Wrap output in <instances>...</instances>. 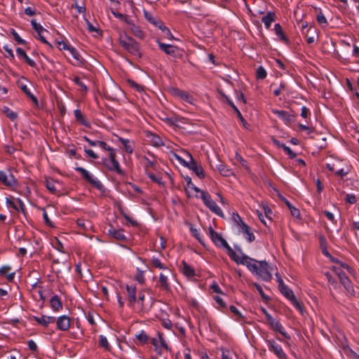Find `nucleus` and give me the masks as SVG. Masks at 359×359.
Listing matches in <instances>:
<instances>
[{
  "label": "nucleus",
  "mask_w": 359,
  "mask_h": 359,
  "mask_svg": "<svg viewBox=\"0 0 359 359\" xmlns=\"http://www.w3.org/2000/svg\"><path fill=\"white\" fill-rule=\"evenodd\" d=\"M235 262L245 265L252 273L264 281L269 282L272 279V267L265 261H257L243 254Z\"/></svg>",
  "instance_id": "f257e3e1"
},
{
  "label": "nucleus",
  "mask_w": 359,
  "mask_h": 359,
  "mask_svg": "<svg viewBox=\"0 0 359 359\" xmlns=\"http://www.w3.org/2000/svg\"><path fill=\"white\" fill-rule=\"evenodd\" d=\"M208 233L213 243L219 248H225L229 257L236 262L239 256L237 255L235 251L229 246L226 241L222 236V235L216 232L212 226L208 228Z\"/></svg>",
  "instance_id": "f03ea898"
},
{
  "label": "nucleus",
  "mask_w": 359,
  "mask_h": 359,
  "mask_svg": "<svg viewBox=\"0 0 359 359\" xmlns=\"http://www.w3.org/2000/svg\"><path fill=\"white\" fill-rule=\"evenodd\" d=\"M187 155L189 158V161H187L182 158L177 154H174L175 158L177 160H178L184 166L191 170L196 174V175L200 179L205 178V175L201 165H199L196 163V161L194 159L190 153L187 152Z\"/></svg>",
  "instance_id": "7ed1b4c3"
},
{
  "label": "nucleus",
  "mask_w": 359,
  "mask_h": 359,
  "mask_svg": "<svg viewBox=\"0 0 359 359\" xmlns=\"http://www.w3.org/2000/svg\"><path fill=\"white\" fill-rule=\"evenodd\" d=\"M119 44L123 49L133 55H140L139 43L132 37L127 34L120 35Z\"/></svg>",
  "instance_id": "20e7f679"
},
{
  "label": "nucleus",
  "mask_w": 359,
  "mask_h": 359,
  "mask_svg": "<svg viewBox=\"0 0 359 359\" xmlns=\"http://www.w3.org/2000/svg\"><path fill=\"white\" fill-rule=\"evenodd\" d=\"M75 170L80 172L82 177L88 183H90L93 187L96 188L100 191H102L104 189V186L101 183L100 181L94 178L93 175L85 168L82 167H76L75 168Z\"/></svg>",
  "instance_id": "39448f33"
},
{
  "label": "nucleus",
  "mask_w": 359,
  "mask_h": 359,
  "mask_svg": "<svg viewBox=\"0 0 359 359\" xmlns=\"http://www.w3.org/2000/svg\"><path fill=\"white\" fill-rule=\"evenodd\" d=\"M201 198L205 205L214 213L219 216H223V212L221 208L212 199L210 195L206 191H201Z\"/></svg>",
  "instance_id": "423d86ee"
},
{
  "label": "nucleus",
  "mask_w": 359,
  "mask_h": 359,
  "mask_svg": "<svg viewBox=\"0 0 359 359\" xmlns=\"http://www.w3.org/2000/svg\"><path fill=\"white\" fill-rule=\"evenodd\" d=\"M267 323L269 325L271 330L278 332L282 336L287 339H290V335H288V334L285 331L281 323L273 318L271 314H267Z\"/></svg>",
  "instance_id": "0eeeda50"
},
{
  "label": "nucleus",
  "mask_w": 359,
  "mask_h": 359,
  "mask_svg": "<svg viewBox=\"0 0 359 359\" xmlns=\"http://www.w3.org/2000/svg\"><path fill=\"white\" fill-rule=\"evenodd\" d=\"M109 162L111 163V165L108 166V170L110 171H116L118 174L121 175H124V172L116 159V151L113 148L109 151Z\"/></svg>",
  "instance_id": "6e6552de"
},
{
  "label": "nucleus",
  "mask_w": 359,
  "mask_h": 359,
  "mask_svg": "<svg viewBox=\"0 0 359 359\" xmlns=\"http://www.w3.org/2000/svg\"><path fill=\"white\" fill-rule=\"evenodd\" d=\"M270 351L273 352L278 359H287V355L283 351L280 345L273 339L266 340Z\"/></svg>",
  "instance_id": "1a4fd4ad"
},
{
  "label": "nucleus",
  "mask_w": 359,
  "mask_h": 359,
  "mask_svg": "<svg viewBox=\"0 0 359 359\" xmlns=\"http://www.w3.org/2000/svg\"><path fill=\"white\" fill-rule=\"evenodd\" d=\"M172 275V271L170 269L165 271L164 273H160L158 278V286L161 290H164L165 292L170 291V285L168 281V277Z\"/></svg>",
  "instance_id": "9d476101"
},
{
  "label": "nucleus",
  "mask_w": 359,
  "mask_h": 359,
  "mask_svg": "<svg viewBox=\"0 0 359 359\" xmlns=\"http://www.w3.org/2000/svg\"><path fill=\"white\" fill-rule=\"evenodd\" d=\"M0 181L3 184L9 187H12L18 184L17 180L11 171H8V175H7L4 171L0 170Z\"/></svg>",
  "instance_id": "9b49d317"
},
{
  "label": "nucleus",
  "mask_w": 359,
  "mask_h": 359,
  "mask_svg": "<svg viewBox=\"0 0 359 359\" xmlns=\"http://www.w3.org/2000/svg\"><path fill=\"white\" fill-rule=\"evenodd\" d=\"M272 112L282 119L286 125L294 121V115L284 110L273 109Z\"/></svg>",
  "instance_id": "f8f14e48"
},
{
  "label": "nucleus",
  "mask_w": 359,
  "mask_h": 359,
  "mask_svg": "<svg viewBox=\"0 0 359 359\" xmlns=\"http://www.w3.org/2000/svg\"><path fill=\"white\" fill-rule=\"evenodd\" d=\"M237 217L240 220V223L238 224V226L241 229V231L245 235V238L249 242H252L255 241V237L253 234V233L250 231V228L248 225H247L241 218L239 215H237Z\"/></svg>",
  "instance_id": "ddd939ff"
},
{
  "label": "nucleus",
  "mask_w": 359,
  "mask_h": 359,
  "mask_svg": "<svg viewBox=\"0 0 359 359\" xmlns=\"http://www.w3.org/2000/svg\"><path fill=\"white\" fill-rule=\"evenodd\" d=\"M157 43L159 46V48L163 50L165 54L171 55L172 57H176L177 55V52L179 51V48L177 46L165 44L164 43L161 42L160 41H157Z\"/></svg>",
  "instance_id": "4468645a"
},
{
  "label": "nucleus",
  "mask_w": 359,
  "mask_h": 359,
  "mask_svg": "<svg viewBox=\"0 0 359 359\" xmlns=\"http://www.w3.org/2000/svg\"><path fill=\"white\" fill-rule=\"evenodd\" d=\"M24 77H22L18 81V86L21 89V90L27 96V97L30 98L33 102L34 104L36 107L39 106V101L37 98L30 92L27 85L22 82V79H24Z\"/></svg>",
  "instance_id": "2eb2a0df"
},
{
  "label": "nucleus",
  "mask_w": 359,
  "mask_h": 359,
  "mask_svg": "<svg viewBox=\"0 0 359 359\" xmlns=\"http://www.w3.org/2000/svg\"><path fill=\"white\" fill-rule=\"evenodd\" d=\"M57 328L62 331H67L70 327V319L67 316H62L57 320Z\"/></svg>",
  "instance_id": "dca6fc26"
},
{
  "label": "nucleus",
  "mask_w": 359,
  "mask_h": 359,
  "mask_svg": "<svg viewBox=\"0 0 359 359\" xmlns=\"http://www.w3.org/2000/svg\"><path fill=\"white\" fill-rule=\"evenodd\" d=\"M278 282L280 292L289 300L292 299L294 296L292 290L284 284L280 278H278Z\"/></svg>",
  "instance_id": "f3484780"
},
{
  "label": "nucleus",
  "mask_w": 359,
  "mask_h": 359,
  "mask_svg": "<svg viewBox=\"0 0 359 359\" xmlns=\"http://www.w3.org/2000/svg\"><path fill=\"white\" fill-rule=\"evenodd\" d=\"M126 290L128 293V304L130 306H134L136 303V287L127 285Z\"/></svg>",
  "instance_id": "a211bd4d"
},
{
  "label": "nucleus",
  "mask_w": 359,
  "mask_h": 359,
  "mask_svg": "<svg viewBox=\"0 0 359 359\" xmlns=\"http://www.w3.org/2000/svg\"><path fill=\"white\" fill-rule=\"evenodd\" d=\"M83 139L85 141H86L90 146L92 147H96L98 146L103 149L105 151H109L111 147L108 146L105 142L100 141V140H92L90 138H88L87 136H84Z\"/></svg>",
  "instance_id": "6ab92c4d"
},
{
  "label": "nucleus",
  "mask_w": 359,
  "mask_h": 359,
  "mask_svg": "<svg viewBox=\"0 0 359 359\" xmlns=\"http://www.w3.org/2000/svg\"><path fill=\"white\" fill-rule=\"evenodd\" d=\"M34 320L41 325L48 327L49 324L53 323L55 321V318L42 315L39 317L34 316Z\"/></svg>",
  "instance_id": "aec40b11"
},
{
  "label": "nucleus",
  "mask_w": 359,
  "mask_h": 359,
  "mask_svg": "<svg viewBox=\"0 0 359 359\" xmlns=\"http://www.w3.org/2000/svg\"><path fill=\"white\" fill-rule=\"evenodd\" d=\"M339 279L341 282V283L344 285V288L346 290V291L349 293L353 292V287L352 285V283L350 280V279L346 276L345 273L341 275L340 277H339Z\"/></svg>",
  "instance_id": "412c9836"
},
{
  "label": "nucleus",
  "mask_w": 359,
  "mask_h": 359,
  "mask_svg": "<svg viewBox=\"0 0 359 359\" xmlns=\"http://www.w3.org/2000/svg\"><path fill=\"white\" fill-rule=\"evenodd\" d=\"M16 53L20 57L22 58L25 60V62H27L30 67H36V62L28 57V55L26 54L25 51L22 48H18L16 49Z\"/></svg>",
  "instance_id": "4be33fe9"
},
{
  "label": "nucleus",
  "mask_w": 359,
  "mask_h": 359,
  "mask_svg": "<svg viewBox=\"0 0 359 359\" xmlns=\"http://www.w3.org/2000/svg\"><path fill=\"white\" fill-rule=\"evenodd\" d=\"M276 13L274 12H268L267 14L262 18V22L264 24L266 29L271 27L273 22L276 20Z\"/></svg>",
  "instance_id": "5701e85b"
},
{
  "label": "nucleus",
  "mask_w": 359,
  "mask_h": 359,
  "mask_svg": "<svg viewBox=\"0 0 359 359\" xmlns=\"http://www.w3.org/2000/svg\"><path fill=\"white\" fill-rule=\"evenodd\" d=\"M274 32L281 41L285 43H289V39L285 35L280 24L278 23L274 25Z\"/></svg>",
  "instance_id": "b1692460"
},
{
  "label": "nucleus",
  "mask_w": 359,
  "mask_h": 359,
  "mask_svg": "<svg viewBox=\"0 0 359 359\" xmlns=\"http://www.w3.org/2000/svg\"><path fill=\"white\" fill-rule=\"evenodd\" d=\"M76 120L81 125L90 128V124L88 121L86 120L85 116L81 113V110L79 109H75L74 111Z\"/></svg>",
  "instance_id": "393cba45"
},
{
  "label": "nucleus",
  "mask_w": 359,
  "mask_h": 359,
  "mask_svg": "<svg viewBox=\"0 0 359 359\" xmlns=\"http://www.w3.org/2000/svg\"><path fill=\"white\" fill-rule=\"evenodd\" d=\"M182 271L184 276L188 278H192L195 276L194 269L189 265L185 261L182 262Z\"/></svg>",
  "instance_id": "a878e982"
},
{
  "label": "nucleus",
  "mask_w": 359,
  "mask_h": 359,
  "mask_svg": "<svg viewBox=\"0 0 359 359\" xmlns=\"http://www.w3.org/2000/svg\"><path fill=\"white\" fill-rule=\"evenodd\" d=\"M144 16L148 22L154 26L157 27L158 25H160L161 20L158 17L153 16L150 12L144 10Z\"/></svg>",
  "instance_id": "bb28decb"
},
{
  "label": "nucleus",
  "mask_w": 359,
  "mask_h": 359,
  "mask_svg": "<svg viewBox=\"0 0 359 359\" xmlns=\"http://www.w3.org/2000/svg\"><path fill=\"white\" fill-rule=\"evenodd\" d=\"M50 307L55 311H58L62 308L60 299L57 295H54L50 300Z\"/></svg>",
  "instance_id": "cd10ccee"
},
{
  "label": "nucleus",
  "mask_w": 359,
  "mask_h": 359,
  "mask_svg": "<svg viewBox=\"0 0 359 359\" xmlns=\"http://www.w3.org/2000/svg\"><path fill=\"white\" fill-rule=\"evenodd\" d=\"M59 182L55 181L52 178L46 179L45 181V184L46 188L49 190L52 194H57V189L56 187V184H58Z\"/></svg>",
  "instance_id": "c85d7f7f"
},
{
  "label": "nucleus",
  "mask_w": 359,
  "mask_h": 359,
  "mask_svg": "<svg viewBox=\"0 0 359 359\" xmlns=\"http://www.w3.org/2000/svg\"><path fill=\"white\" fill-rule=\"evenodd\" d=\"M119 142L123 144L126 152L132 154L134 149V144L129 140L119 137Z\"/></svg>",
  "instance_id": "c756f323"
},
{
  "label": "nucleus",
  "mask_w": 359,
  "mask_h": 359,
  "mask_svg": "<svg viewBox=\"0 0 359 359\" xmlns=\"http://www.w3.org/2000/svg\"><path fill=\"white\" fill-rule=\"evenodd\" d=\"M11 268L9 266H3L0 268V273L2 276H6L8 281H13L15 276V273H10Z\"/></svg>",
  "instance_id": "7c9ffc66"
},
{
  "label": "nucleus",
  "mask_w": 359,
  "mask_h": 359,
  "mask_svg": "<svg viewBox=\"0 0 359 359\" xmlns=\"http://www.w3.org/2000/svg\"><path fill=\"white\" fill-rule=\"evenodd\" d=\"M217 170L221 175L225 177H229L233 175V172L231 169L228 168L226 165L222 164L217 165Z\"/></svg>",
  "instance_id": "2f4dec72"
},
{
  "label": "nucleus",
  "mask_w": 359,
  "mask_h": 359,
  "mask_svg": "<svg viewBox=\"0 0 359 359\" xmlns=\"http://www.w3.org/2000/svg\"><path fill=\"white\" fill-rule=\"evenodd\" d=\"M151 262L154 267L162 269L164 271L170 269L165 264L161 263V260L158 258L153 257L151 260Z\"/></svg>",
  "instance_id": "473e14b6"
},
{
  "label": "nucleus",
  "mask_w": 359,
  "mask_h": 359,
  "mask_svg": "<svg viewBox=\"0 0 359 359\" xmlns=\"http://www.w3.org/2000/svg\"><path fill=\"white\" fill-rule=\"evenodd\" d=\"M130 32H132L133 34H134L135 36L140 38V39H143L144 36V34L143 33V32L141 30V29L135 25V23H133L130 27Z\"/></svg>",
  "instance_id": "72a5a7b5"
},
{
  "label": "nucleus",
  "mask_w": 359,
  "mask_h": 359,
  "mask_svg": "<svg viewBox=\"0 0 359 359\" xmlns=\"http://www.w3.org/2000/svg\"><path fill=\"white\" fill-rule=\"evenodd\" d=\"M142 161L144 166L147 170H148V169L149 168H154V169L155 168L156 165V161H151L146 156H143Z\"/></svg>",
  "instance_id": "f704fd0d"
},
{
  "label": "nucleus",
  "mask_w": 359,
  "mask_h": 359,
  "mask_svg": "<svg viewBox=\"0 0 359 359\" xmlns=\"http://www.w3.org/2000/svg\"><path fill=\"white\" fill-rule=\"evenodd\" d=\"M224 97H225L228 104L233 108V109L234 110V111L236 113L238 117L239 118V119L241 120V122L244 123L245 122L244 118L243 117L241 113L240 112V111L238 109V108L234 105L233 102L230 100L225 95H222Z\"/></svg>",
  "instance_id": "c9c22d12"
},
{
  "label": "nucleus",
  "mask_w": 359,
  "mask_h": 359,
  "mask_svg": "<svg viewBox=\"0 0 359 359\" xmlns=\"http://www.w3.org/2000/svg\"><path fill=\"white\" fill-rule=\"evenodd\" d=\"M109 232H110V234L114 238H115L116 239H117L118 241H123L126 239V237L123 235L122 230H116L114 229L113 230H109Z\"/></svg>",
  "instance_id": "e433bc0d"
},
{
  "label": "nucleus",
  "mask_w": 359,
  "mask_h": 359,
  "mask_svg": "<svg viewBox=\"0 0 359 359\" xmlns=\"http://www.w3.org/2000/svg\"><path fill=\"white\" fill-rule=\"evenodd\" d=\"M99 338H100L99 346L100 347L104 348L105 350H109L110 345L108 342L107 339L103 335H100Z\"/></svg>",
  "instance_id": "4c0bfd02"
},
{
  "label": "nucleus",
  "mask_w": 359,
  "mask_h": 359,
  "mask_svg": "<svg viewBox=\"0 0 359 359\" xmlns=\"http://www.w3.org/2000/svg\"><path fill=\"white\" fill-rule=\"evenodd\" d=\"M191 234L199 241L201 244L205 245L204 239L200 236V233L198 229L194 228L192 226L190 227Z\"/></svg>",
  "instance_id": "58836bf2"
},
{
  "label": "nucleus",
  "mask_w": 359,
  "mask_h": 359,
  "mask_svg": "<svg viewBox=\"0 0 359 359\" xmlns=\"http://www.w3.org/2000/svg\"><path fill=\"white\" fill-rule=\"evenodd\" d=\"M136 339L140 341V343L144 344L148 342L149 336L145 332L141 331L140 334L136 335Z\"/></svg>",
  "instance_id": "ea45409f"
},
{
  "label": "nucleus",
  "mask_w": 359,
  "mask_h": 359,
  "mask_svg": "<svg viewBox=\"0 0 359 359\" xmlns=\"http://www.w3.org/2000/svg\"><path fill=\"white\" fill-rule=\"evenodd\" d=\"M69 51L72 54V57L75 60H76L79 64L83 62V58L81 57V55L79 54V53L77 51V50L76 48H74V47H71V48H69Z\"/></svg>",
  "instance_id": "a19ab883"
},
{
  "label": "nucleus",
  "mask_w": 359,
  "mask_h": 359,
  "mask_svg": "<svg viewBox=\"0 0 359 359\" xmlns=\"http://www.w3.org/2000/svg\"><path fill=\"white\" fill-rule=\"evenodd\" d=\"M294 306L298 309L301 313L303 311V304L301 301L298 300L295 296L290 299Z\"/></svg>",
  "instance_id": "79ce46f5"
},
{
  "label": "nucleus",
  "mask_w": 359,
  "mask_h": 359,
  "mask_svg": "<svg viewBox=\"0 0 359 359\" xmlns=\"http://www.w3.org/2000/svg\"><path fill=\"white\" fill-rule=\"evenodd\" d=\"M5 114L8 118H9L11 121H15L18 118V114L8 107H6L4 110Z\"/></svg>",
  "instance_id": "37998d69"
},
{
  "label": "nucleus",
  "mask_w": 359,
  "mask_h": 359,
  "mask_svg": "<svg viewBox=\"0 0 359 359\" xmlns=\"http://www.w3.org/2000/svg\"><path fill=\"white\" fill-rule=\"evenodd\" d=\"M31 24L33 29L37 32L38 35H40L43 31H45L43 27L36 22V20H32Z\"/></svg>",
  "instance_id": "c03bdc74"
},
{
  "label": "nucleus",
  "mask_w": 359,
  "mask_h": 359,
  "mask_svg": "<svg viewBox=\"0 0 359 359\" xmlns=\"http://www.w3.org/2000/svg\"><path fill=\"white\" fill-rule=\"evenodd\" d=\"M317 22L323 26H327L328 25L326 18L323 15L321 11H319L316 16Z\"/></svg>",
  "instance_id": "a18cd8bd"
},
{
  "label": "nucleus",
  "mask_w": 359,
  "mask_h": 359,
  "mask_svg": "<svg viewBox=\"0 0 359 359\" xmlns=\"http://www.w3.org/2000/svg\"><path fill=\"white\" fill-rule=\"evenodd\" d=\"M266 72L262 66L259 67L256 71V76L258 79H264L266 76Z\"/></svg>",
  "instance_id": "49530a36"
},
{
  "label": "nucleus",
  "mask_w": 359,
  "mask_h": 359,
  "mask_svg": "<svg viewBox=\"0 0 359 359\" xmlns=\"http://www.w3.org/2000/svg\"><path fill=\"white\" fill-rule=\"evenodd\" d=\"M231 312H232L236 316L237 320H242L244 319V317L241 314V313L238 310V309L235 306H231L229 307Z\"/></svg>",
  "instance_id": "de8ad7c7"
},
{
  "label": "nucleus",
  "mask_w": 359,
  "mask_h": 359,
  "mask_svg": "<svg viewBox=\"0 0 359 359\" xmlns=\"http://www.w3.org/2000/svg\"><path fill=\"white\" fill-rule=\"evenodd\" d=\"M144 294L142 292H140L138 294V298L136 299V303L138 306V309L140 310L144 309Z\"/></svg>",
  "instance_id": "09e8293b"
},
{
  "label": "nucleus",
  "mask_w": 359,
  "mask_h": 359,
  "mask_svg": "<svg viewBox=\"0 0 359 359\" xmlns=\"http://www.w3.org/2000/svg\"><path fill=\"white\" fill-rule=\"evenodd\" d=\"M76 223L79 227H81L83 230H87L90 226L89 221H85L83 219H78Z\"/></svg>",
  "instance_id": "8fccbe9b"
},
{
  "label": "nucleus",
  "mask_w": 359,
  "mask_h": 359,
  "mask_svg": "<svg viewBox=\"0 0 359 359\" xmlns=\"http://www.w3.org/2000/svg\"><path fill=\"white\" fill-rule=\"evenodd\" d=\"M165 34H166L170 39H172V34L170 32V29L163 25L162 21L160 22V25L157 26Z\"/></svg>",
  "instance_id": "3c124183"
},
{
  "label": "nucleus",
  "mask_w": 359,
  "mask_h": 359,
  "mask_svg": "<svg viewBox=\"0 0 359 359\" xmlns=\"http://www.w3.org/2000/svg\"><path fill=\"white\" fill-rule=\"evenodd\" d=\"M11 34L13 36V38L16 42H18L19 44H25L26 41L23 40L19 34L15 31V29H11Z\"/></svg>",
  "instance_id": "603ef678"
},
{
  "label": "nucleus",
  "mask_w": 359,
  "mask_h": 359,
  "mask_svg": "<svg viewBox=\"0 0 359 359\" xmlns=\"http://www.w3.org/2000/svg\"><path fill=\"white\" fill-rule=\"evenodd\" d=\"M118 209L120 210L121 214L123 216V217L130 222L133 225H135L137 222L135 221H133L123 210L122 206L121 205H118Z\"/></svg>",
  "instance_id": "864d4df0"
},
{
  "label": "nucleus",
  "mask_w": 359,
  "mask_h": 359,
  "mask_svg": "<svg viewBox=\"0 0 359 359\" xmlns=\"http://www.w3.org/2000/svg\"><path fill=\"white\" fill-rule=\"evenodd\" d=\"M282 149L290 156V158H294L296 157V154L289 147L286 146L285 144H283Z\"/></svg>",
  "instance_id": "5fc2aeb1"
},
{
  "label": "nucleus",
  "mask_w": 359,
  "mask_h": 359,
  "mask_svg": "<svg viewBox=\"0 0 359 359\" xmlns=\"http://www.w3.org/2000/svg\"><path fill=\"white\" fill-rule=\"evenodd\" d=\"M222 359H233V353L226 349H222Z\"/></svg>",
  "instance_id": "6e6d98bb"
},
{
  "label": "nucleus",
  "mask_w": 359,
  "mask_h": 359,
  "mask_svg": "<svg viewBox=\"0 0 359 359\" xmlns=\"http://www.w3.org/2000/svg\"><path fill=\"white\" fill-rule=\"evenodd\" d=\"M6 202L8 206L13 208L17 211H19L18 206L15 203L14 198L13 197L6 198Z\"/></svg>",
  "instance_id": "4d7b16f0"
},
{
  "label": "nucleus",
  "mask_w": 359,
  "mask_h": 359,
  "mask_svg": "<svg viewBox=\"0 0 359 359\" xmlns=\"http://www.w3.org/2000/svg\"><path fill=\"white\" fill-rule=\"evenodd\" d=\"M332 261L333 262H336V263L339 264L341 268L346 269L350 273H352L353 270H352L351 267L349 266L346 263L339 262L337 259H332Z\"/></svg>",
  "instance_id": "13d9d810"
},
{
  "label": "nucleus",
  "mask_w": 359,
  "mask_h": 359,
  "mask_svg": "<svg viewBox=\"0 0 359 359\" xmlns=\"http://www.w3.org/2000/svg\"><path fill=\"white\" fill-rule=\"evenodd\" d=\"M286 89H287L286 84L284 83H281L280 84V86L273 90V94L275 96H278V95H280L282 90H285Z\"/></svg>",
  "instance_id": "bf43d9fd"
},
{
  "label": "nucleus",
  "mask_w": 359,
  "mask_h": 359,
  "mask_svg": "<svg viewBox=\"0 0 359 359\" xmlns=\"http://www.w3.org/2000/svg\"><path fill=\"white\" fill-rule=\"evenodd\" d=\"M151 142L156 147H160L163 145V143L161 139L157 135H153L151 137Z\"/></svg>",
  "instance_id": "052dcab7"
},
{
  "label": "nucleus",
  "mask_w": 359,
  "mask_h": 359,
  "mask_svg": "<svg viewBox=\"0 0 359 359\" xmlns=\"http://www.w3.org/2000/svg\"><path fill=\"white\" fill-rule=\"evenodd\" d=\"M73 81L75 82L76 85L82 88L85 92L88 90L87 86L82 82L79 76H75L73 79Z\"/></svg>",
  "instance_id": "680f3d73"
},
{
  "label": "nucleus",
  "mask_w": 359,
  "mask_h": 359,
  "mask_svg": "<svg viewBox=\"0 0 359 359\" xmlns=\"http://www.w3.org/2000/svg\"><path fill=\"white\" fill-rule=\"evenodd\" d=\"M236 160L241 163L243 167H244L245 169H248V165L246 161L238 153L236 154Z\"/></svg>",
  "instance_id": "e2e57ef3"
},
{
  "label": "nucleus",
  "mask_w": 359,
  "mask_h": 359,
  "mask_svg": "<svg viewBox=\"0 0 359 359\" xmlns=\"http://www.w3.org/2000/svg\"><path fill=\"white\" fill-rule=\"evenodd\" d=\"M177 91V95L180 96L181 98H182L184 100H188L189 98V95L184 91L179 89L175 90Z\"/></svg>",
  "instance_id": "0e129e2a"
},
{
  "label": "nucleus",
  "mask_w": 359,
  "mask_h": 359,
  "mask_svg": "<svg viewBox=\"0 0 359 359\" xmlns=\"http://www.w3.org/2000/svg\"><path fill=\"white\" fill-rule=\"evenodd\" d=\"M346 201L350 204H354L356 203V197L354 194H347L346 196Z\"/></svg>",
  "instance_id": "69168bd1"
},
{
  "label": "nucleus",
  "mask_w": 359,
  "mask_h": 359,
  "mask_svg": "<svg viewBox=\"0 0 359 359\" xmlns=\"http://www.w3.org/2000/svg\"><path fill=\"white\" fill-rule=\"evenodd\" d=\"M84 151L89 157L93 159H97L99 158L98 155L95 154L92 149H85Z\"/></svg>",
  "instance_id": "338daca9"
},
{
  "label": "nucleus",
  "mask_w": 359,
  "mask_h": 359,
  "mask_svg": "<svg viewBox=\"0 0 359 359\" xmlns=\"http://www.w3.org/2000/svg\"><path fill=\"white\" fill-rule=\"evenodd\" d=\"M346 354L349 355L352 359H359V355H358L355 351L349 348L347 349Z\"/></svg>",
  "instance_id": "774afa93"
}]
</instances>
